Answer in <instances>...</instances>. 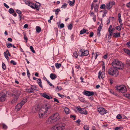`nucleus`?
<instances>
[{
    "instance_id": "nucleus-62",
    "label": "nucleus",
    "mask_w": 130,
    "mask_h": 130,
    "mask_svg": "<svg viewBox=\"0 0 130 130\" xmlns=\"http://www.w3.org/2000/svg\"><path fill=\"white\" fill-rule=\"evenodd\" d=\"M4 6L7 8H9V6H8L6 3H4Z\"/></svg>"
},
{
    "instance_id": "nucleus-6",
    "label": "nucleus",
    "mask_w": 130,
    "mask_h": 130,
    "mask_svg": "<svg viewBox=\"0 0 130 130\" xmlns=\"http://www.w3.org/2000/svg\"><path fill=\"white\" fill-rule=\"evenodd\" d=\"M79 52L81 53L80 55H79L80 57L83 56H86L89 54V52L88 50H84L83 49H81L79 50Z\"/></svg>"
},
{
    "instance_id": "nucleus-58",
    "label": "nucleus",
    "mask_w": 130,
    "mask_h": 130,
    "mask_svg": "<svg viewBox=\"0 0 130 130\" xmlns=\"http://www.w3.org/2000/svg\"><path fill=\"white\" fill-rule=\"evenodd\" d=\"M112 25H110L108 29V31H111V29H112Z\"/></svg>"
},
{
    "instance_id": "nucleus-48",
    "label": "nucleus",
    "mask_w": 130,
    "mask_h": 130,
    "mask_svg": "<svg viewBox=\"0 0 130 130\" xmlns=\"http://www.w3.org/2000/svg\"><path fill=\"white\" fill-rule=\"evenodd\" d=\"M30 48L33 53H35V51L34 50L32 46H30Z\"/></svg>"
},
{
    "instance_id": "nucleus-57",
    "label": "nucleus",
    "mask_w": 130,
    "mask_h": 130,
    "mask_svg": "<svg viewBox=\"0 0 130 130\" xmlns=\"http://www.w3.org/2000/svg\"><path fill=\"white\" fill-rule=\"evenodd\" d=\"M93 19L94 22L96 21V16L95 15H93Z\"/></svg>"
},
{
    "instance_id": "nucleus-1",
    "label": "nucleus",
    "mask_w": 130,
    "mask_h": 130,
    "mask_svg": "<svg viewBox=\"0 0 130 130\" xmlns=\"http://www.w3.org/2000/svg\"><path fill=\"white\" fill-rule=\"evenodd\" d=\"M112 66L114 68L119 69H122L124 67V65L121 62L118 60H114L112 63Z\"/></svg>"
},
{
    "instance_id": "nucleus-50",
    "label": "nucleus",
    "mask_w": 130,
    "mask_h": 130,
    "mask_svg": "<svg viewBox=\"0 0 130 130\" xmlns=\"http://www.w3.org/2000/svg\"><path fill=\"white\" fill-rule=\"evenodd\" d=\"M76 117V116L75 115H71L70 116V118L72 119H73V120H75V119Z\"/></svg>"
},
{
    "instance_id": "nucleus-14",
    "label": "nucleus",
    "mask_w": 130,
    "mask_h": 130,
    "mask_svg": "<svg viewBox=\"0 0 130 130\" xmlns=\"http://www.w3.org/2000/svg\"><path fill=\"white\" fill-rule=\"evenodd\" d=\"M56 121H54L53 119L51 117V116L50 117L46 120V122L49 124L52 123Z\"/></svg>"
},
{
    "instance_id": "nucleus-61",
    "label": "nucleus",
    "mask_w": 130,
    "mask_h": 130,
    "mask_svg": "<svg viewBox=\"0 0 130 130\" xmlns=\"http://www.w3.org/2000/svg\"><path fill=\"white\" fill-rule=\"evenodd\" d=\"M126 64L130 66V60H127L126 61Z\"/></svg>"
},
{
    "instance_id": "nucleus-5",
    "label": "nucleus",
    "mask_w": 130,
    "mask_h": 130,
    "mask_svg": "<svg viewBox=\"0 0 130 130\" xmlns=\"http://www.w3.org/2000/svg\"><path fill=\"white\" fill-rule=\"evenodd\" d=\"M46 113V112L45 111L44 108L40 109L38 112L39 118L40 119L45 118L46 117L45 115Z\"/></svg>"
},
{
    "instance_id": "nucleus-18",
    "label": "nucleus",
    "mask_w": 130,
    "mask_h": 130,
    "mask_svg": "<svg viewBox=\"0 0 130 130\" xmlns=\"http://www.w3.org/2000/svg\"><path fill=\"white\" fill-rule=\"evenodd\" d=\"M13 97L14 98L12 100L11 102V103L12 104H13L16 103L18 99V97Z\"/></svg>"
},
{
    "instance_id": "nucleus-19",
    "label": "nucleus",
    "mask_w": 130,
    "mask_h": 130,
    "mask_svg": "<svg viewBox=\"0 0 130 130\" xmlns=\"http://www.w3.org/2000/svg\"><path fill=\"white\" fill-rule=\"evenodd\" d=\"M21 105L19 103L15 107V109L17 111H18L20 110L22 107Z\"/></svg>"
},
{
    "instance_id": "nucleus-15",
    "label": "nucleus",
    "mask_w": 130,
    "mask_h": 130,
    "mask_svg": "<svg viewBox=\"0 0 130 130\" xmlns=\"http://www.w3.org/2000/svg\"><path fill=\"white\" fill-rule=\"evenodd\" d=\"M98 74V78L100 79V77L103 78H104L105 76V73L103 71H102L101 72V71H100L99 73Z\"/></svg>"
},
{
    "instance_id": "nucleus-22",
    "label": "nucleus",
    "mask_w": 130,
    "mask_h": 130,
    "mask_svg": "<svg viewBox=\"0 0 130 130\" xmlns=\"http://www.w3.org/2000/svg\"><path fill=\"white\" fill-rule=\"evenodd\" d=\"M120 32H115L113 34V36L115 38L119 37L120 36Z\"/></svg>"
},
{
    "instance_id": "nucleus-29",
    "label": "nucleus",
    "mask_w": 130,
    "mask_h": 130,
    "mask_svg": "<svg viewBox=\"0 0 130 130\" xmlns=\"http://www.w3.org/2000/svg\"><path fill=\"white\" fill-rule=\"evenodd\" d=\"M64 110L65 113L66 114H68L70 113L69 109L67 107L65 108L64 109Z\"/></svg>"
},
{
    "instance_id": "nucleus-49",
    "label": "nucleus",
    "mask_w": 130,
    "mask_h": 130,
    "mask_svg": "<svg viewBox=\"0 0 130 130\" xmlns=\"http://www.w3.org/2000/svg\"><path fill=\"white\" fill-rule=\"evenodd\" d=\"M3 128L5 129H6L7 128V126L5 124H3Z\"/></svg>"
},
{
    "instance_id": "nucleus-7",
    "label": "nucleus",
    "mask_w": 130,
    "mask_h": 130,
    "mask_svg": "<svg viewBox=\"0 0 130 130\" xmlns=\"http://www.w3.org/2000/svg\"><path fill=\"white\" fill-rule=\"evenodd\" d=\"M14 92L13 94L12 95L13 97H18L19 98V96L21 94V91L16 89H14Z\"/></svg>"
},
{
    "instance_id": "nucleus-39",
    "label": "nucleus",
    "mask_w": 130,
    "mask_h": 130,
    "mask_svg": "<svg viewBox=\"0 0 130 130\" xmlns=\"http://www.w3.org/2000/svg\"><path fill=\"white\" fill-rule=\"evenodd\" d=\"M2 67L4 70H5L6 69V68L5 64L4 63H3L2 64Z\"/></svg>"
},
{
    "instance_id": "nucleus-9",
    "label": "nucleus",
    "mask_w": 130,
    "mask_h": 130,
    "mask_svg": "<svg viewBox=\"0 0 130 130\" xmlns=\"http://www.w3.org/2000/svg\"><path fill=\"white\" fill-rule=\"evenodd\" d=\"M116 4L115 2L114 1L110 2L106 4V8L107 9H110L113 5Z\"/></svg>"
},
{
    "instance_id": "nucleus-2",
    "label": "nucleus",
    "mask_w": 130,
    "mask_h": 130,
    "mask_svg": "<svg viewBox=\"0 0 130 130\" xmlns=\"http://www.w3.org/2000/svg\"><path fill=\"white\" fill-rule=\"evenodd\" d=\"M107 72L110 75L114 76H117L119 74L117 69L113 67L110 68L108 70Z\"/></svg>"
},
{
    "instance_id": "nucleus-43",
    "label": "nucleus",
    "mask_w": 130,
    "mask_h": 130,
    "mask_svg": "<svg viewBox=\"0 0 130 130\" xmlns=\"http://www.w3.org/2000/svg\"><path fill=\"white\" fill-rule=\"evenodd\" d=\"M108 32H109V34L108 35V38H110V37L112 35V31H110Z\"/></svg>"
},
{
    "instance_id": "nucleus-17",
    "label": "nucleus",
    "mask_w": 130,
    "mask_h": 130,
    "mask_svg": "<svg viewBox=\"0 0 130 130\" xmlns=\"http://www.w3.org/2000/svg\"><path fill=\"white\" fill-rule=\"evenodd\" d=\"M103 26V24L101 23L100 24L99 26L98 27V34H99V35H100V31L101 30L102 27Z\"/></svg>"
},
{
    "instance_id": "nucleus-12",
    "label": "nucleus",
    "mask_w": 130,
    "mask_h": 130,
    "mask_svg": "<svg viewBox=\"0 0 130 130\" xmlns=\"http://www.w3.org/2000/svg\"><path fill=\"white\" fill-rule=\"evenodd\" d=\"M6 95L4 93L2 92L0 93V101L3 102L6 99Z\"/></svg>"
},
{
    "instance_id": "nucleus-60",
    "label": "nucleus",
    "mask_w": 130,
    "mask_h": 130,
    "mask_svg": "<svg viewBox=\"0 0 130 130\" xmlns=\"http://www.w3.org/2000/svg\"><path fill=\"white\" fill-rule=\"evenodd\" d=\"M77 109L78 111L79 112L82 110V108H81L80 107H77Z\"/></svg>"
},
{
    "instance_id": "nucleus-51",
    "label": "nucleus",
    "mask_w": 130,
    "mask_h": 130,
    "mask_svg": "<svg viewBox=\"0 0 130 130\" xmlns=\"http://www.w3.org/2000/svg\"><path fill=\"white\" fill-rule=\"evenodd\" d=\"M67 5L66 3H64L61 7V8H64L67 7Z\"/></svg>"
},
{
    "instance_id": "nucleus-55",
    "label": "nucleus",
    "mask_w": 130,
    "mask_h": 130,
    "mask_svg": "<svg viewBox=\"0 0 130 130\" xmlns=\"http://www.w3.org/2000/svg\"><path fill=\"white\" fill-rule=\"evenodd\" d=\"M116 118L118 119H120L121 118L122 116L120 114H119L117 116Z\"/></svg>"
},
{
    "instance_id": "nucleus-37",
    "label": "nucleus",
    "mask_w": 130,
    "mask_h": 130,
    "mask_svg": "<svg viewBox=\"0 0 130 130\" xmlns=\"http://www.w3.org/2000/svg\"><path fill=\"white\" fill-rule=\"evenodd\" d=\"M24 39L26 41V43L27 42V41L28 40V38H27V36L25 34H24Z\"/></svg>"
},
{
    "instance_id": "nucleus-36",
    "label": "nucleus",
    "mask_w": 130,
    "mask_h": 130,
    "mask_svg": "<svg viewBox=\"0 0 130 130\" xmlns=\"http://www.w3.org/2000/svg\"><path fill=\"white\" fill-rule=\"evenodd\" d=\"M106 6L105 4H103L101 5L100 8L101 9H105L106 8Z\"/></svg>"
},
{
    "instance_id": "nucleus-54",
    "label": "nucleus",
    "mask_w": 130,
    "mask_h": 130,
    "mask_svg": "<svg viewBox=\"0 0 130 130\" xmlns=\"http://www.w3.org/2000/svg\"><path fill=\"white\" fill-rule=\"evenodd\" d=\"M122 128V127H116L115 129V130H119Z\"/></svg>"
},
{
    "instance_id": "nucleus-30",
    "label": "nucleus",
    "mask_w": 130,
    "mask_h": 130,
    "mask_svg": "<svg viewBox=\"0 0 130 130\" xmlns=\"http://www.w3.org/2000/svg\"><path fill=\"white\" fill-rule=\"evenodd\" d=\"M87 31V30L83 29L81 30L80 32V35H82L85 33Z\"/></svg>"
},
{
    "instance_id": "nucleus-13",
    "label": "nucleus",
    "mask_w": 130,
    "mask_h": 130,
    "mask_svg": "<svg viewBox=\"0 0 130 130\" xmlns=\"http://www.w3.org/2000/svg\"><path fill=\"white\" fill-rule=\"evenodd\" d=\"M51 108V106L48 103H46L43 106V108L44 110H45V112L47 113V111L48 110Z\"/></svg>"
},
{
    "instance_id": "nucleus-63",
    "label": "nucleus",
    "mask_w": 130,
    "mask_h": 130,
    "mask_svg": "<svg viewBox=\"0 0 130 130\" xmlns=\"http://www.w3.org/2000/svg\"><path fill=\"white\" fill-rule=\"evenodd\" d=\"M60 27L61 28H63L64 27V25L63 23L61 24L60 25Z\"/></svg>"
},
{
    "instance_id": "nucleus-21",
    "label": "nucleus",
    "mask_w": 130,
    "mask_h": 130,
    "mask_svg": "<svg viewBox=\"0 0 130 130\" xmlns=\"http://www.w3.org/2000/svg\"><path fill=\"white\" fill-rule=\"evenodd\" d=\"M16 11L19 14L20 20H21L22 16V12L20 10L18 9L16 10Z\"/></svg>"
},
{
    "instance_id": "nucleus-33",
    "label": "nucleus",
    "mask_w": 130,
    "mask_h": 130,
    "mask_svg": "<svg viewBox=\"0 0 130 130\" xmlns=\"http://www.w3.org/2000/svg\"><path fill=\"white\" fill-rule=\"evenodd\" d=\"M83 128L84 130H89V128L88 125H86L84 126Z\"/></svg>"
},
{
    "instance_id": "nucleus-56",
    "label": "nucleus",
    "mask_w": 130,
    "mask_h": 130,
    "mask_svg": "<svg viewBox=\"0 0 130 130\" xmlns=\"http://www.w3.org/2000/svg\"><path fill=\"white\" fill-rule=\"evenodd\" d=\"M10 63L13 64V65H15L17 64L16 62L13 60H12L10 61Z\"/></svg>"
},
{
    "instance_id": "nucleus-8",
    "label": "nucleus",
    "mask_w": 130,
    "mask_h": 130,
    "mask_svg": "<svg viewBox=\"0 0 130 130\" xmlns=\"http://www.w3.org/2000/svg\"><path fill=\"white\" fill-rule=\"evenodd\" d=\"M51 117H52L56 122L60 118L59 114L58 112H56L53 114L51 116Z\"/></svg>"
},
{
    "instance_id": "nucleus-10",
    "label": "nucleus",
    "mask_w": 130,
    "mask_h": 130,
    "mask_svg": "<svg viewBox=\"0 0 130 130\" xmlns=\"http://www.w3.org/2000/svg\"><path fill=\"white\" fill-rule=\"evenodd\" d=\"M98 111L100 114L102 115L104 114L107 112V110L102 107L98 108Z\"/></svg>"
},
{
    "instance_id": "nucleus-27",
    "label": "nucleus",
    "mask_w": 130,
    "mask_h": 130,
    "mask_svg": "<svg viewBox=\"0 0 130 130\" xmlns=\"http://www.w3.org/2000/svg\"><path fill=\"white\" fill-rule=\"evenodd\" d=\"M36 30L37 32L38 33H39L41 31V29L39 26H37L36 28Z\"/></svg>"
},
{
    "instance_id": "nucleus-64",
    "label": "nucleus",
    "mask_w": 130,
    "mask_h": 130,
    "mask_svg": "<svg viewBox=\"0 0 130 130\" xmlns=\"http://www.w3.org/2000/svg\"><path fill=\"white\" fill-rule=\"evenodd\" d=\"M126 6L130 8V2L127 4Z\"/></svg>"
},
{
    "instance_id": "nucleus-41",
    "label": "nucleus",
    "mask_w": 130,
    "mask_h": 130,
    "mask_svg": "<svg viewBox=\"0 0 130 130\" xmlns=\"http://www.w3.org/2000/svg\"><path fill=\"white\" fill-rule=\"evenodd\" d=\"M31 86H32V87L33 88V89L34 90H35L37 91L38 90V89H37L38 88L36 86L31 85Z\"/></svg>"
},
{
    "instance_id": "nucleus-44",
    "label": "nucleus",
    "mask_w": 130,
    "mask_h": 130,
    "mask_svg": "<svg viewBox=\"0 0 130 130\" xmlns=\"http://www.w3.org/2000/svg\"><path fill=\"white\" fill-rule=\"evenodd\" d=\"M34 3H32L30 2L29 6H30L31 8L33 9V8H34Z\"/></svg>"
},
{
    "instance_id": "nucleus-31",
    "label": "nucleus",
    "mask_w": 130,
    "mask_h": 130,
    "mask_svg": "<svg viewBox=\"0 0 130 130\" xmlns=\"http://www.w3.org/2000/svg\"><path fill=\"white\" fill-rule=\"evenodd\" d=\"M97 53H98V52L95 53L94 54V53L93 52H92V58L93 57V56H94L95 57V59H96L97 58V57L99 55H98L97 54Z\"/></svg>"
},
{
    "instance_id": "nucleus-53",
    "label": "nucleus",
    "mask_w": 130,
    "mask_h": 130,
    "mask_svg": "<svg viewBox=\"0 0 130 130\" xmlns=\"http://www.w3.org/2000/svg\"><path fill=\"white\" fill-rule=\"evenodd\" d=\"M25 2L27 5L29 6L30 2L29 1L26 0L25 1Z\"/></svg>"
},
{
    "instance_id": "nucleus-38",
    "label": "nucleus",
    "mask_w": 130,
    "mask_h": 130,
    "mask_svg": "<svg viewBox=\"0 0 130 130\" xmlns=\"http://www.w3.org/2000/svg\"><path fill=\"white\" fill-rule=\"evenodd\" d=\"M14 12V10L12 8H10L9 10V12L10 14L13 13Z\"/></svg>"
},
{
    "instance_id": "nucleus-34",
    "label": "nucleus",
    "mask_w": 130,
    "mask_h": 130,
    "mask_svg": "<svg viewBox=\"0 0 130 130\" xmlns=\"http://www.w3.org/2000/svg\"><path fill=\"white\" fill-rule=\"evenodd\" d=\"M56 67L58 68H59L61 66V64L60 63H56L55 64Z\"/></svg>"
},
{
    "instance_id": "nucleus-26",
    "label": "nucleus",
    "mask_w": 130,
    "mask_h": 130,
    "mask_svg": "<svg viewBox=\"0 0 130 130\" xmlns=\"http://www.w3.org/2000/svg\"><path fill=\"white\" fill-rule=\"evenodd\" d=\"M33 9H36L37 10H39V5L37 4V3H36L34 4V8H33Z\"/></svg>"
},
{
    "instance_id": "nucleus-35",
    "label": "nucleus",
    "mask_w": 130,
    "mask_h": 130,
    "mask_svg": "<svg viewBox=\"0 0 130 130\" xmlns=\"http://www.w3.org/2000/svg\"><path fill=\"white\" fill-rule=\"evenodd\" d=\"M124 52L125 53H126L128 55H129V54H130V51H129L126 48H124Z\"/></svg>"
},
{
    "instance_id": "nucleus-20",
    "label": "nucleus",
    "mask_w": 130,
    "mask_h": 130,
    "mask_svg": "<svg viewBox=\"0 0 130 130\" xmlns=\"http://www.w3.org/2000/svg\"><path fill=\"white\" fill-rule=\"evenodd\" d=\"M51 78L52 80L54 79L57 78L56 75L54 74L51 73L50 75Z\"/></svg>"
},
{
    "instance_id": "nucleus-11",
    "label": "nucleus",
    "mask_w": 130,
    "mask_h": 130,
    "mask_svg": "<svg viewBox=\"0 0 130 130\" xmlns=\"http://www.w3.org/2000/svg\"><path fill=\"white\" fill-rule=\"evenodd\" d=\"M83 93L84 95L88 96L93 95L94 94V92L88 91L85 90Z\"/></svg>"
},
{
    "instance_id": "nucleus-4",
    "label": "nucleus",
    "mask_w": 130,
    "mask_h": 130,
    "mask_svg": "<svg viewBox=\"0 0 130 130\" xmlns=\"http://www.w3.org/2000/svg\"><path fill=\"white\" fill-rule=\"evenodd\" d=\"M64 126L61 123H60L52 127L51 130H63L64 129Z\"/></svg>"
},
{
    "instance_id": "nucleus-23",
    "label": "nucleus",
    "mask_w": 130,
    "mask_h": 130,
    "mask_svg": "<svg viewBox=\"0 0 130 130\" xmlns=\"http://www.w3.org/2000/svg\"><path fill=\"white\" fill-rule=\"evenodd\" d=\"M37 82L38 84V85L39 86L42 88H43V87L42 86L41 84L42 82L41 81V80L40 79H38L37 80Z\"/></svg>"
},
{
    "instance_id": "nucleus-3",
    "label": "nucleus",
    "mask_w": 130,
    "mask_h": 130,
    "mask_svg": "<svg viewBox=\"0 0 130 130\" xmlns=\"http://www.w3.org/2000/svg\"><path fill=\"white\" fill-rule=\"evenodd\" d=\"M116 88L118 91L119 92L124 93L126 92L127 91L126 87L123 85L116 86Z\"/></svg>"
},
{
    "instance_id": "nucleus-32",
    "label": "nucleus",
    "mask_w": 130,
    "mask_h": 130,
    "mask_svg": "<svg viewBox=\"0 0 130 130\" xmlns=\"http://www.w3.org/2000/svg\"><path fill=\"white\" fill-rule=\"evenodd\" d=\"M73 56L75 58H76L78 57V53L76 51H75L73 54Z\"/></svg>"
},
{
    "instance_id": "nucleus-28",
    "label": "nucleus",
    "mask_w": 130,
    "mask_h": 130,
    "mask_svg": "<svg viewBox=\"0 0 130 130\" xmlns=\"http://www.w3.org/2000/svg\"><path fill=\"white\" fill-rule=\"evenodd\" d=\"M118 17L119 22H122V20L121 18V14L120 13H119L118 14Z\"/></svg>"
},
{
    "instance_id": "nucleus-16",
    "label": "nucleus",
    "mask_w": 130,
    "mask_h": 130,
    "mask_svg": "<svg viewBox=\"0 0 130 130\" xmlns=\"http://www.w3.org/2000/svg\"><path fill=\"white\" fill-rule=\"evenodd\" d=\"M42 96L43 97L48 99H51L52 98L51 96H48L45 93H43Z\"/></svg>"
},
{
    "instance_id": "nucleus-52",
    "label": "nucleus",
    "mask_w": 130,
    "mask_h": 130,
    "mask_svg": "<svg viewBox=\"0 0 130 130\" xmlns=\"http://www.w3.org/2000/svg\"><path fill=\"white\" fill-rule=\"evenodd\" d=\"M7 46L8 48H9L12 46V44L10 43H9L8 44H7Z\"/></svg>"
},
{
    "instance_id": "nucleus-42",
    "label": "nucleus",
    "mask_w": 130,
    "mask_h": 130,
    "mask_svg": "<svg viewBox=\"0 0 130 130\" xmlns=\"http://www.w3.org/2000/svg\"><path fill=\"white\" fill-rule=\"evenodd\" d=\"M99 8V5L96 4L95 7H94V9L95 11L97 12Z\"/></svg>"
},
{
    "instance_id": "nucleus-59",
    "label": "nucleus",
    "mask_w": 130,
    "mask_h": 130,
    "mask_svg": "<svg viewBox=\"0 0 130 130\" xmlns=\"http://www.w3.org/2000/svg\"><path fill=\"white\" fill-rule=\"evenodd\" d=\"M27 75L28 77H29L30 76V74L29 72V70L27 69Z\"/></svg>"
},
{
    "instance_id": "nucleus-46",
    "label": "nucleus",
    "mask_w": 130,
    "mask_h": 130,
    "mask_svg": "<svg viewBox=\"0 0 130 130\" xmlns=\"http://www.w3.org/2000/svg\"><path fill=\"white\" fill-rule=\"evenodd\" d=\"M121 26H118L116 27V29L118 31H120L121 30Z\"/></svg>"
},
{
    "instance_id": "nucleus-24",
    "label": "nucleus",
    "mask_w": 130,
    "mask_h": 130,
    "mask_svg": "<svg viewBox=\"0 0 130 130\" xmlns=\"http://www.w3.org/2000/svg\"><path fill=\"white\" fill-rule=\"evenodd\" d=\"M73 0V1H69L68 3L71 6H73L75 3V0Z\"/></svg>"
},
{
    "instance_id": "nucleus-45",
    "label": "nucleus",
    "mask_w": 130,
    "mask_h": 130,
    "mask_svg": "<svg viewBox=\"0 0 130 130\" xmlns=\"http://www.w3.org/2000/svg\"><path fill=\"white\" fill-rule=\"evenodd\" d=\"M60 11V10L59 9H57L55 11V14L56 15H57L58 14L59 12Z\"/></svg>"
},
{
    "instance_id": "nucleus-47",
    "label": "nucleus",
    "mask_w": 130,
    "mask_h": 130,
    "mask_svg": "<svg viewBox=\"0 0 130 130\" xmlns=\"http://www.w3.org/2000/svg\"><path fill=\"white\" fill-rule=\"evenodd\" d=\"M27 102V100H25L24 101L23 100L21 102L19 103L21 105V106H22V105H24V103Z\"/></svg>"
},
{
    "instance_id": "nucleus-40",
    "label": "nucleus",
    "mask_w": 130,
    "mask_h": 130,
    "mask_svg": "<svg viewBox=\"0 0 130 130\" xmlns=\"http://www.w3.org/2000/svg\"><path fill=\"white\" fill-rule=\"evenodd\" d=\"M73 27V24H70L68 25V29L70 30H71Z\"/></svg>"
},
{
    "instance_id": "nucleus-25",
    "label": "nucleus",
    "mask_w": 130,
    "mask_h": 130,
    "mask_svg": "<svg viewBox=\"0 0 130 130\" xmlns=\"http://www.w3.org/2000/svg\"><path fill=\"white\" fill-rule=\"evenodd\" d=\"M33 88L32 87V86H31V85L29 89H27L26 90H27L28 92L32 93L34 92V90Z\"/></svg>"
}]
</instances>
